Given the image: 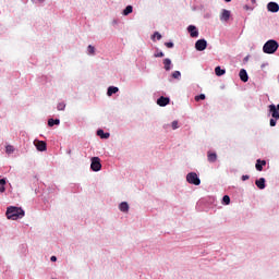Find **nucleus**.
<instances>
[{
	"instance_id": "f704fd0d",
	"label": "nucleus",
	"mask_w": 279,
	"mask_h": 279,
	"mask_svg": "<svg viewBox=\"0 0 279 279\" xmlns=\"http://www.w3.org/2000/svg\"><path fill=\"white\" fill-rule=\"evenodd\" d=\"M245 180H250V175L247 174L242 175V181L245 182Z\"/></svg>"
},
{
	"instance_id": "9d476101",
	"label": "nucleus",
	"mask_w": 279,
	"mask_h": 279,
	"mask_svg": "<svg viewBox=\"0 0 279 279\" xmlns=\"http://www.w3.org/2000/svg\"><path fill=\"white\" fill-rule=\"evenodd\" d=\"M267 10L268 12H272V13L279 12V5L277 2H269L267 4Z\"/></svg>"
},
{
	"instance_id": "ddd939ff",
	"label": "nucleus",
	"mask_w": 279,
	"mask_h": 279,
	"mask_svg": "<svg viewBox=\"0 0 279 279\" xmlns=\"http://www.w3.org/2000/svg\"><path fill=\"white\" fill-rule=\"evenodd\" d=\"M239 75L241 82H247L250 80V76L247 75V71L245 69L240 70Z\"/></svg>"
},
{
	"instance_id": "bb28decb",
	"label": "nucleus",
	"mask_w": 279,
	"mask_h": 279,
	"mask_svg": "<svg viewBox=\"0 0 279 279\" xmlns=\"http://www.w3.org/2000/svg\"><path fill=\"white\" fill-rule=\"evenodd\" d=\"M161 40L162 39V35H160V33L158 32H155L154 35H153V40Z\"/></svg>"
},
{
	"instance_id": "b1692460",
	"label": "nucleus",
	"mask_w": 279,
	"mask_h": 279,
	"mask_svg": "<svg viewBox=\"0 0 279 279\" xmlns=\"http://www.w3.org/2000/svg\"><path fill=\"white\" fill-rule=\"evenodd\" d=\"M87 53L88 56H95V47L89 45L87 47Z\"/></svg>"
},
{
	"instance_id": "0eeeda50",
	"label": "nucleus",
	"mask_w": 279,
	"mask_h": 279,
	"mask_svg": "<svg viewBox=\"0 0 279 279\" xmlns=\"http://www.w3.org/2000/svg\"><path fill=\"white\" fill-rule=\"evenodd\" d=\"M206 47H208V41H206V39H198L195 43L196 51H204V50H206Z\"/></svg>"
},
{
	"instance_id": "2eb2a0df",
	"label": "nucleus",
	"mask_w": 279,
	"mask_h": 279,
	"mask_svg": "<svg viewBox=\"0 0 279 279\" xmlns=\"http://www.w3.org/2000/svg\"><path fill=\"white\" fill-rule=\"evenodd\" d=\"M119 210H121V213H130V205L128 204V202H122L119 205Z\"/></svg>"
},
{
	"instance_id": "393cba45",
	"label": "nucleus",
	"mask_w": 279,
	"mask_h": 279,
	"mask_svg": "<svg viewBox=\"0 0 279 279\" xmlns=\"http://www.w3.org/2000/svg\"><path fill=\"white\" fill-rule=\"evenodd\" d=\"M172 77L173 80H180L182 77V73H180V71H174L172 73Z\"/></svg>"
},
{
	"instance_id": "423d86ee",
	"label": "nucleus",
	"mask_w": 279,
	"mask_h": 279,
	"mask_svg": "<svg viewBox=\"0 0 279 279\" xmlns=\"http://www.w3.org/2000/svg\"><path fill=\"white\" fill-rule=\"evenodd\" d=\"M269 113L271 114L272 119L279 120V105H269L268 106Z\"/></svg>"
},
{
	"instance_id": "f3484780",
	"label": "nucleus",
	"mask_w": 279,
	"mask_h": 279,
	"mask_svg": "<svg viewBox=\"0 0 279 279\" xmlns=\"http://www.w3.org/2000/svg\"><path fill=\"white\" fill-rule=\"evenodd\" d=\"M207 160L208 162H217V153L208 151Z\"/></svg>"
},
{
	"instance_id": "f03ea898",
	"label": "nucleus",
	"mask_w": 279,
	"mask_h": 279,
	"mask_svg": "<svg viewBox=\"0 0 279 279\" xmlns=\"http://www.w3.org/2000/svg\"><path fill=\"white\" fill-rule=\"evenodd\" d=\"M279 44L276 41V39H270L266 41L263 46L264 53L272 54L276 51H278Z\"/></svg>"
},
{
	"instance_id": "cd10ccee",
	"label": "nucleus",
	"mask_w": 279,
	"mask_h": 279,
	"mask_svg": "<svg viewBox=\"0 0 279 279\" xmlns=\"http://www.w3.org/2000/svg\"><path fill=\"white\" fill-rule=\"evenodd\" d=\"M5 151H7V154H14V146L8 145V146L5 147Z\"/></svg>"
},
{
	"instance_id": "6e6552de",
	"label": "nucleus",
	"mask_w": 279,
	"mask_h": 279,
	"mask_svg": "<svg viewBox=\"0 0 279 279\" xmlns=\"http://www.w3.org/2000/svg\"><path fill=\"white\" fill-rule=\"evenodd\" d=\"M34 145L37 151H47V142L35 140Z\"/></svg>"
},
{
	"instance_id": "aec40b11",
	"label": "nucleus",
	"mask_w": 279,
	"mask_h": 279,
	"mask_svg": "<svg viewBox=\"0 0 279 279\" xmlns=\"http://www.w3.org/2000/svg\"><path fill=\"white\" fill-rule=\"evenodd\" d=\"M97 136H100V138H110V133H106L104 130L99 129L97 131Z\"/></svg>"
},
{
	"instance_id": "a878e982",
	"label": "nucleus",
	"mask_w": 279,
	"mask_h": 279,
	"mask_svg": "<svg viewBox=\"0 0 279 279\" xmlns=\"http://www.w3.org/2000/svg\"><path fill=\"white\" fill-rule=\"evenodd\" d=\"M222 204H223L225 206H229V204H230V196L225 195V196L222 197Z\"/></svg>"
},
{
	"instance_id": "7c9ffc66",
	"label": "nucleus",
	"mask_w": 279,
	"mask_h": 279,
	"mask_svg": "<svg viewBox=\"0 0 279 279\" xmlns=\"http://www.w3.org/2000/svg\"><path fill=\"white\" fill-rule=\"evenodd\" d=\"M155 58H165V52L163 51H156Z\"/></svg>"
},
{
	"instance_id": "a211bd4d",
	"label": "nucleus",
	"mask_w": 279,
	"mask_h": 279,
	"mask_svg": "<svg viewBox=\"0 0 279 279\" xmlns=\"http://www.w3.org/2000/svg\"><path fill=\"white\" fill-rule=\"evenodd\" d=\"M266 165H267L266 160L257 159L255 169H257L258 171H263V167H265Z\"/></svg>"
},
{
	"instance_id": "e433bc0d",
	"label": "nucleus",
	"mask_w": 279,
	"mask_h": 279,
	"mask_svg": "<svg viewBox=\"0 0 279 279\" xmlns=\"http://www.w3.org/2000/svg\"><path fill=\"white\" fill-rule=\"evenodd\" d=\"M37 1H39V3H44L45 2V0H37Z\"/></svg>"
},
{
	"instance_id": "412c9836",
	"label": "nucleus",
	"mask_w": 279,
	"mask_h": 279,
	"mask_svg": "<svg viewBox=\"0 0 279 279\" xmlns=\"http://www.w3.org/2000/svg\"><path fill=\"white\" fill-rule=\"evenodd\" d=\"M133 10H134V8H133L132 5H128V7L123 10V12H122L123 16H128V15L132 14Z\"/></svg>"
},
{
	"instance_id": "c85d7f7f",
	"label": "nucleus",
	"mask_w": 279,
	"mask_h": 279,
	"mask_svg": "<svg viewBox=\"0 0 279 279\" xmlns=\"http://www.w3.org/2000/svg\"><path fill=\"white\" fill-rule=\"evenodd\" d=\"M204 99H206V95H204V94L195 96V101H204Z\"/></svg>"
},
{
	"instance_id": "4be33fe9",
	"label": "nucleus",
	"mask_w": 279,
	"mask_h": 279,
	"mask_svg": "<svg viewBox=\"0 0 279 279\" xmlns=\"http://www.w3.org/2000/svg\"><path fill=\"white\" fill-rule=\"evenodd\" d=\"M215 73L218 77H221V75H226V70L221 69V66H216Z\"/></svg>"
},
{
	"instance_id": "c756f323",
	"label": "nucleus",
	"mask_w": 279,
	"mask_h": 279,
	"mask_svg": "<svg viewBox=\"0 0 279 279\" xmlns=\"http://www.w3.org/2000/svg\"><path fill=\"white\" fill-rule=\"evenodd\" d=\"M64 108H66V104L64 102H59L57 106V110H64Z\"/></svg>"
},
{
	"instance_id": "473e14b6",
	"label": "nucleus",
	"mask_w": 279,
	"mask_h": 279,
	"mask_svg": "<svg viewBox=\"0 0 279 279\" xmlns=\"http://www.w3.org/2000/svg\"><path fill=\"white\" fill-rule=\"evenodd\" d=\"M178 128H180L179 125H178V121H173L172 122V130H178Z\"/></svg>"
},
{
	"instance_id": "20e7f679",
	"label": "nucleus",
	"mask_w": 279,
	"mask_h": 279,
	"mask_svg": "<svg viewBox=\"0 0 279 279\" xmlns=\"http://www.w3.org/2000/svg\"><path fill=\"white\" fill-rule=\"evenodd\" d=\"M92 171H101V159L99 157H93L90 163Z\"/></svg>"
},
{
	"instance_id": "4468645a",
	"label": "nucleus",
	"mask_w": 279,
	"mask_h": 279,
	"mask_svg": "<svg viewBox=\"0 0 279 279\" xmlns=\"http://www.w3.org/2000/svg\"><path fill=\"white\" fill-rule=\"evenodd\" d=\"M255 184H256L257 189H259L260 191H263L267 186L265 184V178H260V179L256 180Z\"/></svg>"
},
{
	"instance_id": "f257e3e1",
	"label": "nucleus",
	"mask_w": 279,
	"mask_h": 279,
	"mask_svg": "<svg viewBox=\"0 0 279 279\" xmlns=\"http://www.w3.org/2000/svg\"><path fill=\"white\" fill-rule=\"evenodd\" d=\"M7 219H11V221H16L17 219H23L25 217V210L21 207L10 206L7 208Z\"/></svg>"
},
{
	"instance_id": "5701e85b",
	"label": "nucleus",
	"mask_w": 279,
	"mask_h": 279,
	"mask_svg": "<svg viewBox=\"0 0 279 279\" xmlns=\"http://www.w3.org/2000/svg\"><path fill=\"white\" fill-rule=\"evenodd\" d=\"M0 193H5V179L0 180Z\"/></svg>"
},
{
	"instance_id": "4c0bfd02",
	"label": "nucleus",
	"mask_w": 279,
	"mask_h": 279,
	"mask_svg": "<svg viewBox=\"0 0 279 279\" xmlns=\"http://www.w3.org/2000/svg\"><path fill=\"white\" fill-rule=\"evenodd\" d=\"M226 1V3H230V1H232V0H225Z\"/></svg>"
},
{
	"instance_id": "9b49d317",
	"label": "nucleus",
	"mask_w": 279,
	"mask_h": 279,
	"mask_svg": "<svg viewBox=\"0 0 279 279\" xmlns=\"http://www.w3.org/2000/svg\"><path fill=\"white\" fill-rule=\"evenodd\" d=\"M169 101H170L169 97L160 96L157 99V105L161 107L169 106Z\"/></svg>"
},
{
	"instance_id": "1a4fd4ad",
	"label": "nucleus",
	"mask_w": 279,
	"mask_h": 279,
	"mask_svg": "<svg viewBox=\"0 0 279 279\" xmlns=\"http://www.w3.org/2000/svg\"><path fill=\"white\" fill-rule=\"evenodd\" d=\"M187 32L191 38H197V36H199V31H197V27H195V25H190L187 27Z\"/></svg>"
},
{
	"instance_id": "dca6fc26",
	"label": "nucleus",
	"mask_w": 279,
	"mask_h": 279,
	"mask_svg": "<svg viewBox=\"0 0 279 279\" xmlns=\"http://www.w3.org/2000/svg\"><path fill=\"white\" fill-rule=\"evenodd\" d=\"M119 93V87L110 86L107 89L108 97H112V95H117Z\"/></svg>"
},
{
	"instance_id": "72a5a7b5",
	"label": "nucleus",
	"mask_w": 279,
	"mask_h": 279,
	"mask_svg": "<svg viewBox=\"0 0 279 279\" xmlns=\"http://www.w3.org/2000/svg\"><path fill=\"white\" fill-rule=\"evenodd\" d=\"M165 45H166V47H168V49H173V43L168 41Z\"/></svg>"
},
{
	"instance_id": "7ed1b4c3",
	"label": "nucleus",
	"mask_w": 279,
	"mask_h": 279,
	"mask_svg": "<svg viewBox=\"0 0 279 279\" xmlns=\"http://www.w3.org/2000/svg\"><path fill=\"white\" fill-rule=\"evenodd\" d=\"M186 182H189V184H194V186H199V184H202V180H199V177H197V173L195 172L187 173Z\"/></svg>"
},
{
	"instance_id": "6ab92c4d",
	"label": "nucleus",
	"mask_w": 279,
	"mask_h": 279,
	"mask_svg": "<svg viewBox=\"0 0 279 279\" xmlns=\"http://www.w3.org/2000/svg\"><path fill=\"white\" fill-rule=\"evenodd\" d=\"M48 125L49 128H53V125H60V119H53V118L49 119Z\"/></svg>"
},
{
	"instance_id": "2f4dec72",
	"label": "nucleus",
	"mask_w": 279,
	"mask_h": 279,
	"mask_svg": "<svg viewBox=\"0 0 279 279\" xmlns=\"http://www.w3.org/2000/svg\"><path fill=\"white\" fill-rule=\"evenodd\" d=\"M277 121L276 118L270 119V128H276Z\"/></svg>"
},
{
	"instance_id": "39448f33",
	"label": "nucleus",
	"mask_w": 279,
	"mask_h": 279,
	"mask_svg": "<svg viewBox=\"0 0 279 279\" xmlns=\"http://www.w3.org/2000/svg\"><path fill=\"white\" fill-rule=\"evenodd\" d=\"M232 16V12H230L227 9H222L220 12V21L221 23H228L230 21V17Z\"/></svg>"
},
{
	"instance_id": "f8f14e48",
	"label": "nucleus",
	"mask_w": 279,
	"mask_h": 279,
	"mask_svg": "<svg viewBox=\"0 0 279 279\" xmlns=\"http://www.w3.org/2000/svg\"><path fill=\"white\" fill-rule=\"evenodd\" d=\"M163 68H165V71H171L173 69V63H171V59L169 58L163 59Z\"/></svg>"
},
{
	"instance_id": "c9c22d12",
	"label": "nucleus",
	"mask_w": 279,
	"mask_h": 279,
	"mask_svg": "<svg viewBox=\"0 0 279 279\" xmlns=\"http://www.w3.org/2000/svg\"><path fill=\"white\" fill-rule=\"evenodd\" d=\"M50 260H51V263H56V260H58V257L51 256V257H50Z\"/></svg>"
}]
</instances>
